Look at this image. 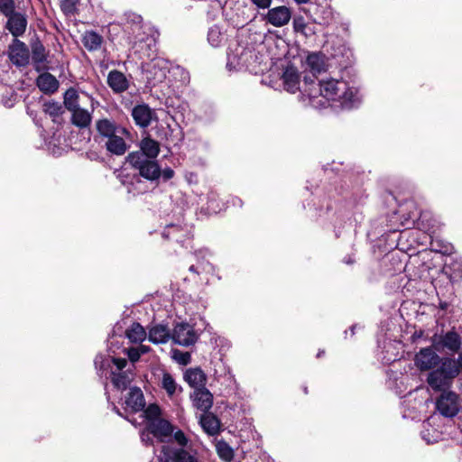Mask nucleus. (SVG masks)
Here are the masks:
<instances>
[{"mask_svg": "<svg viewBox=\"0 0 462 462\" xmlns=\"http://www.w3.org/2000/svg\"><path fill=\"white\" fill-rule=\"evenodd\" d=\"M323 353H324L323 351H322V352H321V351H319V352L318 353L317 356H318V357H319L320 356H322V354H323Z\"/></svg>", "mask_w": 462, "mask_h": 462, "instance_id": "nucleus-56", "label": "nucleus"}, {"mask_svg": "<svg viewBox=\"0 0 462 462\" xmlns=\"http://www.w3.org/2000/svg\"><path fill=\"white\" fill-rule=\"evenodd\" d=\"M297 4L299 5H301V4H306L308 3L310 0H294Z\"/></svg>", "mask_w": 462, "mask_h": 462, "instance_id": "nucleus-52", "label": "nucleus"}, {"mask_svg": "<svg viewBox=\"0 0 462 462\" xmlns=\"http://www.w3.org/2000/svg\"><path fill=\"white\" fill-rule=\"evenodd\" d=\"M32 59L36 65L42 64L47 60L45 47L39 41L32 45Z\"/></svg>", "mask_w": 462, "mask_h": 462, "instance_id": "nucleus-34", "label": "nucleus"}, {"mask_svg": "<svg viewBox=\"0 0 462 462\" xmlns=\"http://www.w3.org/2000/svg\"><path fill=\"white\" fill-rule=\"evenodd\" d=\"M282 82L284 88L291 93L300 91L302 95L303 81H300V76L297 69L293 66H287L282 73Z\"/></svg>", "mask_w": 462, "mask_h": 462, "instance_id": "nucleus-12", "label": "nucleus"}, {"mask_svg": "<svg viewBox=\"0 0 462 462\" xmlns=\"http://www.w3.org/2000/svg\"><path fill=\"white\" fill-rule=\"evenodd\" d=\"M171 339L177 345L189 346L194 345L199 339V334L193 326L189 323H178L171 334Z\"/></svg>", "mask_w": 462, "mask_h": 462, "instance_id": "nucleus-5", "label": "nucleus"}, {"mask_svg": "<svg viewBox=\"0 0 462 462\" xmlns=\"http://www.w3.org/2000/svg\"><path fill=\"white\" fill-rule=\"evenodd\" d=\"M183 377L188 384L194 390L206 388L207 375L199 367L187 369Z\"/></svg>", "mask_w": 462, "mask_h": 462, "instance_id": "nucleus-20", "label": "nucleus"}, {"mask_svg": "<svg viewBox=\"0 0 462 462\" xmlns=\"http://www.w3.org/2000/svg\"><path fill=\"white\" fill-rule=\"evenodd\" d=\"M306 27V23L303 17H296L293 20V28L297 32H303Z\"/></svg>", "mask_w": 462, "mask_h": 462, "instance_id": "nucleus-40", "label": "nucleus"}, {"mask_svg": "<svg viewBox=\"0 0 462 462\" xmlns=\"http://www.w3.org/2000/svg\"><path fill=\"white\" fill-rule=\"evenodd\" d=\"M303 391L306 394L308 393V388L306 386L303 388Z\"/></svg>", "mask_w": 462, "mask_h": 462, "instance_id": "nucleus-57", "label": "nucleus"}, {"mask_svg": "<svg viewBox=\"0 0 462 462\" xmlns=\"http://www.w3.org/2000/svg\"><path fill=\"white\" fill-rule=\"evenodd\" d=\"M70 113V122L79 129L88 128L92 122V111L79 107Z\"/></svg>", "mask_w": 462, "mask_h": 462, "instance_id": "nucleus-22", "label": "nucleus"}, {"mask_svg": "<svg viewBox=\"0 0 462 462\" xmlns=\"http://www.w3.org/2000/svg\"><path fill=\"white\" fill-rule=\"evenodd\" d=\"M145 413L148 418L157 417L160 414V409L157 405H150L145 411Z\"/></svg>", "mask_w": 462, "mask_h": 462, "instance_id": "nucleus-42", "label": "nucleus"}, {"mask_svg": "<svg viewBox=\"0 0 462 462\" xmlns=\"http://www.w3.org/2000/svg\"><path fill=\"white\" fill-rule=\"evenodd\" d=\"M306 64L311 73L310 76H313L316 79L315 74L325 69L324 55L320 53H310L307 56Z\"/></svg>", "mask_w": 462, "mask_h": 462, "instance_id": "nucleus-29", "label": "nucleus"}, {"mask_svg": "<svg viewBox=\"0 0 462 462\" xmlns=\"http://www.w3.org/2000/svg\"><path fill=\"white\" fill-rule=\"evenodd\" d=\"M43 111L52 117L53 122H57V118L64 113V107L60 102L51 100L44 103Z\"/></svg>", "mask_w": 462, "mask_h": 462, "instance_id": "nucleus-33", "label": "nucleus"}, {"mask_svg": "<svg viewBox=\"0 0 462 462\" xmlns=\"http://www.w3.org/2000/svg\"><path fill=\"white\" fill-rule=\"evenodd\" d=\"M328 100L339 101L343 106L352 107L358 102L357 90L344 80L329 79L317 82L313 76L303 77L302 101L306 106L325 107Z\"/></svg>", "mask_w": 462, "mask_h": 462, "instance_id": "nucleus-1", "label": "nucleus"}, {"mask_svg": "<svg viewBox=\"0 0 462 462\" xmlns=\"http://www.w3.org/2000/svg\"><path fill=\"white\" fill-rule=\"evenodd\" d=\"M174 439L177 441V443L181 446V448H183V447H185L188 443V439L185 436V434L183 433V431L181 430H177L174 435Z\"/></svg>", "mask_w": 462, "mask_h": 462, "instance_id": "nucleus-41", "label": "nucleus"}, {"mask_svg": "<svg viewBox=\"0 0 462 462\" xmlns=\"http://www.w3.org/2000/svg\"><path fill=\"white\" fill-rule=\"evenodd\" d=\"M148 431L161 442L173 433V426L165 420H155L148 424Z\"/></svg>", "mask_w": 462, "mask_h": 462, "instance_id": "nucleus-17", "label": "nucleus"}, {"mask_svg": "<svg viewBox=\"0 0 462 462\" xmlns=\"http://www.w3.org/2000/svg\"><path fill=\"white\" fill-rule=\"evenodd\" d=\"M8 57L12 63L17 67L27 65L30 54L26 44L18 39H14L8 47Z\"/></svg>", "mask_w": 462, "mask_h": 462, "instance_id": "nucleus-10", "label": "nucleus"}, {"mask_svg": "<svg viewBox=\"0 0 462 462\" xmlns=\"http://www.w3.org/2000/svg\"><path fill=\"white\" fill-rule=\"evenodd\" d=\"M134 23H139L142 22V17L140 15H134V18L132 20Z\"/></svg>", "mask_w": 462, "mask_h": 462, "instance_id": "nucleus-50", "label": "nucleus"}, {"mask_svg": "<svg viewBox=\"0 0 462 462\" xmlns=\"http://www.w3.org/2000/svg\"><path fill=\"white\" fill-rule=\"evenodd\" d=\"M74 5V0H65L62 4V10L64 12H70Z\"/></svg>", "mask_w": 462, "mask_h": 462, "instance_id": "nucleus-47", "label": "nucleus"}, {"mask_svg": "<svg viewBox=\"0 0 462 462\" xmlns=\"http://www.w3.org/2000/svg\"><path fill=\"white\" fill-rule=\"evenodd\" d=\"M436 407L445 417L456 416L459 411L458 395L453 392H443L436 402Z\"/></svg>", "mask_w": 462, "mask_h": 462, "instance_id": "nucleus-7", "label": "nucleus"}, {"mask_svg": "<svg viewBox=\"0 0 462 462\" xmlns=\"http://www.w3.org/2000/svg\"><path fill=\"white\" fill-rule=\"evenodd\" d=\"M193 406L202 412L208 411L213 405V394L207 388H199L190 394Z\"/></svg>", "mask_w": 462, "mask_h": 462, "instance_id": "nucleus-13", "label": "nucleus"}, {"mask_svg": "<svg viewBox=\"0 0 462 462\" xmlns=\"http://www.w3.org/2000/svg\"><path fill=\"white\" fill-rule=\"evenodd\" d=\"M127 356H128L129 360L132 362L131 365H134L135 362H137L140 359L141 351L138 348L131 347L127 350Z\"/></svg>", "mask_w": 462, "mask_h": 462, "instance_id": "nucleus-39", "label": "nucleus"}, {"mask_svg": "<svg viewBox=\"0 0 462 462\" xmlns=\"http://www.w3.org/2000/svg\"><path fill=\"white\" fill-rule=\"evenodd\" d=\"M113 410H114V411L118 414V415H120V416L122 415V414H121V412H120V411H119V409H118L116 405H114Z\"/></svg>", "mask_w": 462, "mask_h": 462, "instance_id": "nucleus-54", "label": "nucleus"}, {"mask_svg": "<svg viewBox=\"0 0 462 462\" xmlns=\"http://www.w3.org/2000/svg\"><path fill=\"white\" fill-rule=\"evenodd\" d=\"M457 374L458 368L455 359L444 357L439 367L430 372L427 383L432 390L445 392Z\"/></svg>", "mask_w": 462, "mask_h": 462, "instance_id": "nucleus-3", "label": "nucleus"}, {"mask_svg": "<svg viewBox=\"0 0 462 462\" xmlns=\"http://www.w3.org/2000/svg\"><path fill=\"white\" fill-rule=\"evenodd\" d=\"M125 334L127 338L133 343L143 342L146 338L145 329L137 322H134Z\"/></svg>", "mask_w": 462, "mask_h": 462, "instance_id": "nucleus-32", "label": "nucleus"}, {"mask_svg": "<svg viewBox=\"0 0 462 462\" xmlns=\"http://www.w3.org/2000/svg\"><path fill=\"white\" fill-rule=\"evenodd\" d=\"M189 272L199 274L198 268L195 265H190L189 268Z\"/></svg>", "mask_w": 462, "mask_h": 462, "instance_id": "nucleus-51", "label": "nucleus"}, {"mask_svg": "<svg viewBox=\"0 0 462 462\" xmlns=\"http://www.w3.org/2000/svg\"><path fill=\"white\" fill-rule=\"evenodd\" d=\"M208 41L209 44L213 47H219L223 41H224V35L220 32L219 27L214 25L209 28L208 32Z\"/></svg>", "mask_w": 462, "mask_h": 462, "instance_id": "nucleus-35", "label": "nucleus"}, {"mask_svg": "<svg viewBox=\"0 0 462 462\" xmlns=\"http://www.w3.org/2000/svg\"><path fill=\"white\" fill-rule=\"evenodd\" d=\"M161 176L162 177L164 181L169 180L173 178L174 171L171 168L167 167L162 171L161 170Z\"/></svg>", "mask_w": 462, "mask_h": 462, "instance_id": "nucleus-43", "label": "nucleus"}, {"mask_svg": "<svg viewBox=\"0 0 462 462\" xmlns=\"http://www.w3.org/2000/svg\"><path fill=\"white\" fill-rule=\"evenodd\" d=\"M119 134H120V132L106 134H105V135H103L101 137H98L99 138V142L103 143L105 144V143H108V141H112L114 138H116Z\"/></svg>", "mask_w": 462, "mask_h": 462, "instance_id": "nucleus-45", "label": "nucleus"}, {"mask_svg": "<svg viewBox=\"0 0 462 462\" xmlns=\"http://www.w3.org/2000/svg\"><path fill=\"white\" fill-rule=\"evenodd\" d=\"M130 135H123L119 134L112 141H108V143H105L104 147L112 155L121 156L124 155L127 150L129 149V145L126 143L125 137H129Z\"/></svg>", "mask_w": 462, "mask_h": 462, "instance_id": "nucleus-25", "label": "nucleus"}, {"mask_svg": "<svg viewBox=\"0 0 462 462\" xmlns=\"http://www.w3.org/2000/svg\"><path fill=\"white\" fill-rule=\"evenodd\" d=\"M82 43L88 51H96L101 48L103 37L95 31H86L82 35Z\"/></svg>", "mask_w": 462, "mask_h": 462, "instance_id": "nucleus-28", "label": "nucleus"}, {"mask_svg": "<svg viewBox=\"0 0 462 462\" xmlns=\"http://www.w3.org/2000/svg\"><path fill=\"white\" fill-rule=\"evenodd\" d=\"M106 81L109 88L116 94L123 93L129 88V80L123 72L117 69H113L108 73Z\"/></svg>", "mask_w": 462, "mask_h": 462, "instance_id": "nucleus-19", "label": "nucleus"}, {"mask_svg": "<svg viewBox=\"0 0 462 462\" xmlns=\"http://www.w3.org/2000/svg\"><path fill=\"white\" fill-rule=\"evenodd\" d=\"M185 358L189 359V355L187 353L185 354Z\"/></svg>", "mask_w": 462, "mask_h": 462, "instance_id": "nucleus-58", "label": "nucleus"}, {"mask_svg": "<svg viewBox=\"0 0 462 462\" xmlns=\"http://www.w3.org/2000/svg\"><path fill=\"white\" fill-rule=\"evenodd\" d=\"M161 386L163 390L166 391L168 396L170 397L173 396L177 391H182L181 386L178 385L173 376L168 372H163L161 380Z\"/></svg>", "mask_w": 462, "mask_h": 462, "instance_id": "nucleus-31", "label": "nucleus"}, {"mask_svg": "<svg viewBox=\"0 0 462 462\" xmlns=\"http://www.w3.org/2000/svg\"><path fill=\"white\" fill-rule=\"evenodd\" d=\"M199 423L203 430L211 436L217 434L219 431L220 421L211 412H203L199 417Z\"/></svg>", "mask_w": 462, "mask_h": 462, "instance_id": "nucleus-26", "label": "nucleus"}, {"mask_svg": "<svg viewBox=\"0 0 462 462\" xmlns=\"http://www.w3.org/2000/svg\"><path fill=\"white\" fill-rule=\"evenodd\" d=\"M442 359L431 347L421 348L416 355L414 362L420 371H428L438 365H441Z\"/></svg>", "mask_w": 462, "mask_h": 462, "instance_id": "nucleus-9", "label": "nucleus"}, {"mask_svg": "<svg viewBox=\"0 0 462 462\" xmlns=\"http://www.w3.org/2000/svg\"><path fill=\"white\" fill-rule=\"evenodd\" d=\"M251 1L254 5H255L258 8H261V9L269 8L272 4V0H251Z\"/></svg>", "mask_w": 462, "mask_h": 462, "instance_id": "nucleus-44", "label": "nucleus"}, {"mask_svg": "<svg viewBox=\"0 0 462 462\" xmlns=\"http://www.w3.org/2000/svg\"><path fill=\"white\" fill-rule=\"evenodd\" d=\"M111 362L115 365V368L110 373L113 387L118 392L130 389L131 383L134 378V365H129L125 358L113 357L109 360L103 356H97L94 361L95 366L98 370L109 367Z\"/></svg>", "mask_w": 462, "mask_h": 462, "instance_id": "nucleus-2", "label": "nucleus"}, {"mask_svg": "<svg viewBox=\"0 0 462 462\" xmlns=\"http://www.w3.org/2000/svg\"><path fill=\"white\" fill-rule=\"evenodd\" d=\"M125 404L134 412L142 411L145 406V401L142 390L136 386L131 387L125 398Z\"/></svg>", "mask_w": 462, "mask_h": 462, "instance_id": "nucleus-21", "label": "nucleus"}, {"mask_svg": "<svg viewBox=\"0 0 462 462\" xmlns=\"http://www.w3.org/2000/svg\"><path fill=\"white\" fill-rule=\"evenodd\" d=\"M455 361L457 364V368H458V372H459L460 369H462V352L458 355L457 359Z\"/></svg>", "mask_w": 462, "mask_h": 462, "instance_id": "nucleus-48", "label": "nucleus"}, {"mask_svg": "<svg viewBox=\"0 0 462 462\" xmlns=\"http://www.w3.org/2000/svg\"><path fill=\"white\" fill-rule=\"evenodd\" d=\"M126 160L144 179L152 181L161 177V168L157 162L144 158L143 153H140L139 152H130Z\"/></svg>", "mask_w": 462, "mask_h": 462, "instance_id": "nucleus-4", "label": "nucleus"}, {"mask_svg": "<svg viewBox=\"0 0 462 462\" xmlns=\"http://www.w3.org/2000/svg\"><path fill=\"white\" fill-rule=\"evenodd\" d=\"M36 85L43 93L53 94L58 90L60 83L52 74L44 72L37 78Z\"/></svg>", "mask_w": 462, "mask_h": 462, "instance_id": "nucleus-23", "label": "nucleus"}, {"mask_svg": "<svg viewBox=\"0 0 462 462\" xmlns=\"http://www.w3.org/2000/svg\"><path fill=\"white\" fill-rule=\"evenodd\" d=\"M192 236L190 228L186 225L170 224L165 226L162 232L163 238L174 241L186 248L189 247Z\"/></svg>", "mask_w": 462, "mask_h": 462, "instance_id": "nucleus-6", "label": "nucleus"}, {"mask_svg": "<svg viewBox=\"0 0 462 462\" xmlns=\"http://www.w3.org/2000/svg\"><path fill=\"white\" fill-rule=\"evenodd\" d=\"M167 72L168 68L163 60H153L148 69V74L150 75L147 76L148 82L152 86L162 82L166 78Z\"/></svg>", "mask_w": 462, "mask_h": 462, "instance_id": "nucleus-18", "label": "nucleus"}, {"mask_svg": "<svg viewBox=\"0 0 462 462\" xmlns=\"http://www.w3.org/2000/svg\"><path fill=\"white\" fill-rule=\"evenodd\" d=\"M138 349H140L141 355L146 352V347L144 346H141L140 347H138Z\"/></svg>", "mask_w": 462, "mask_h": 462, "instance_id": "nucleus-53", "label": "nucleus"}, {"mask_svg": "<svg viewBox=\"0 0 462 462\" xmlns=\"http://www.w3.org/2000/svg\"><path fill=\"white\" fill-rule=\"evenodd\" d=\"M417 221H418V223H417L418 226L420 228L424 229L425 231H429L434 226L432 224V222L434 220H432L430 217V213H428V212L420 213V216L417 218Z\"/></svg>", "mask_w": 462, "mask_h": 462, "instance_id": "nucleus-36", "label": "nucleus"}, {"mask_svg": "<svg viewBox=\"0 0 462 462\" xmlns=\"http://www.w3.org/2000/svg\"><path fill=\"white\" fill-rule=\"evenodd\" d=\"M440 308L441 309H446L447 308V303H440Z\"/></svg>", "mask_w": 462, "mask_h": 462, "instance_id": "nucleus-55", "label": "nucleus"}, {"mask_svg": "<svg viewBox=\"0 0 462 462\" xmlns=\"http://www.w3.org/2000/svg\"><path fill=\"white\" fill-rule=\"evenodd\" d=\"M90 97V101H91V111L93 112L96 106H98L99 105V102L97 100H96L94 97Z\"/></svg>", "mask_w": 462, "mask_h": 462, "instance_id": "nucleus-49", "label": "nucleus"}, {"mask_svg": "<svg viewBox=\"0 0 462 462\" xmlns=\"http://www.w3.org/2000/svg\"><path fill=\"white\" fill-rule=\"evenodd\" d=\"M97 138L109 133L120 132L123 135H131L129 130L107 117L99 118L95 123Z\"/></svg>", "mask_w": 462, "mask_h": 462, "instance_id": "nucleus-14", "label": "nucleus"}, {"mask_svg": "<svg viewBox=\"0 0 462 462\" xmlns=\"http://www.w3.org/2000/svg\"><path fill=\"white\" fill-rule=\"evenodd\" d=\"M63 107L69 112H71L79 107V95L75 88H68L63 94Z\"/></svg>", "mask_w": 462, "mask_h": 462, "instance_id": "nucleus-30", "label": "nucleus"}, {"mask_svg": "<svg viewBox=\"0 0 462 462\" xmlns=\"http://www.w3.org/2000/svg\"><path fill=\"white\" fill-rule=\"evenodd\" d=\"M140 153H143L144 158L154 160L160 152V144L151 137L143 138L139 144Z\"/></svg>", "mask_w": 462, "mask_h": 462, "instance_id": "nucleus-27", "label": "nucleus"}, {"mask_svg": "<svg viewBox=\"0 0 462 462\" xmlns=\"http://www.w3.org/2000/svg\"><path fill=\"white\" fill-rule=\"evenodd\" d=\"M131 115L135 125L141 128L148 127L152 121L156 119L155 112L146 104L134 106Z\"/></svg>", "mask_w": 462, "mask_h": 462, "instance_id": "nucleus-11", "label": "nucleus"}, {"mask_svg": "<svg viewBox=\"0 0 462 462\" xmlns=\"http://www.w3.org/2000/svg\"><path fill=\"white\" fill-rule=\"evenodd\" d=\"M461 344V337L454 329L433 337V346L437 350L448 349L456 353L460 349Z\"/></svg>", "mask_w": 462, "mask_h": 462, "instance_id": "nucleus-8", "label": "nucleus"}, {"mask_svg": "<svg viewBox=\"0 0 462 462\" xmlns=\"http://www.w3.org/2000/svg\"><path fill=\"white\" fill-rule=\"evenodd\" d=\"M6 17L7 22L5 28L15 39L22 36L25 32L27 27V19L25 15L22 13L14 12Z\"/></svg>", "mask_w": 462, "mask_h": 462, "instance_id": "nucleus-16", "label": "nucleus"}, {"mask_svg": "<svg viewBox=\"0 0 462 462\" xmlns=\"http://www.w3.org/2000/svg\"><path fill=\"white\" fill-rule=\"evenodd\" d=\"M217 451L218 455L226 460L233 457V451L226 443L219 444L217 447Z\"/></svg>", "mask_w": 462, "mask_h": 462, "instance_id": "nucleus-38", "label": "nucleus"}, {"mask_svg": "<svg viewBox=\"0 0 462 462\" xmlns=\"http://www.w3.org/2000/svg\"><path fill=\"white\" fill-rule=\"evenodd\" d=\"M15 12L14 0H0V13L5 15H11Z\"/></svg>", "mask_w": 462, "mask_h": 462, "instance_id": "nucleus-37", "label": "nucleus"}, {"mask_svg": "<svg viewBox=\"0 0 462 462\" xmlns=\"http://www.w3.org/2000/svg\"><path fill=\"white\" fill-rule=\"evenodd\" d=\"M291 17V14L290 9L282 5L269 9L264 19L267 23L275 27H282L290 22Z\"/></svg>", "mask_w": 462, "mask_h": 462, "instance_id": "nucleus-15", "label": "nucleus"}, {"mask_svg": "<svg viewBox=\"0 0 462 462\" xmlns=\"http://www.w3.org/2000/svg\"><path fill=\"white\" fill-rule=\"evenodd\" d=\"M149 340L153 344H164L171 338L168 326L157 324L149 329Z\"/></svg>", "mask_w": 462, "mask_h": 462, "instance_id": "nucleus-24", "label": "nucleus"}, {"mask_svg": "<svg viewBox=\"0 0 462 462\" xmlns=\"http://www.w3.org/2000/svg\"><path fill=\"white\" fill-rule=\"evenodd\" d=\"M151 435H152V433H150L148 431V427L146 428L145 430H143L142 432L141 439H142V441L145 443V445H152V440Z\"/></svg>", "mask_w": 462, "mask_h": 462, "instance_id": "nucleus-46", "label": "nucleus"}]
</instances>
